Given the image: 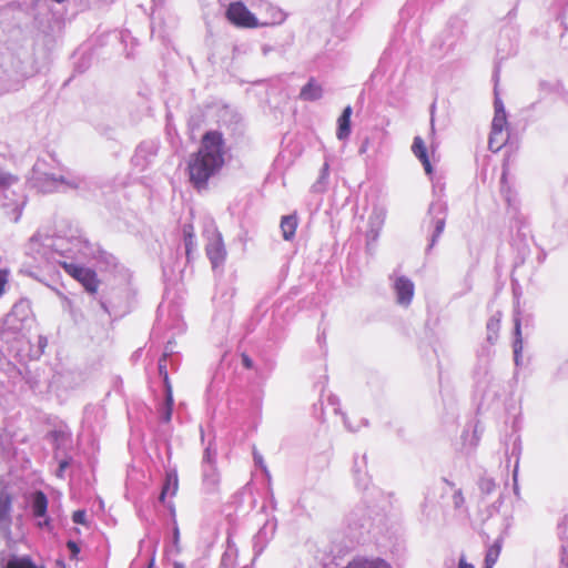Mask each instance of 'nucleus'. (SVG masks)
Returning a JSON list of instances; mask_svg holds the SVG:
<instances>
[{
    "label": "nucleus",
    "instance_id": "obj_1",
    "mask_svg": "<svg viewBox=\"0 0 568 568\" xmlns=\"http://www.w3.org/2000/svg\"><path fill=\"white\" fill-rule=\"evenodd\" d=\"M225 153L222 132L211 130L202 135L200 148L190 155L186 166L189 180L196 190L205 189L209 180L224 166Z\"/></svg>",
    "mask_w": 568,
    "mask_h": 568
},
{
    "label": "nucleus",
    "instance_id": "obj_7",
    "mask_svg": "<svg viewBox=\"0 0 568 568\" xmlns=\"http://www.w3.org/2000/svg\"><path fill=\"white\" fill-rule=\"evenodd\" d=\"M159 373L163 377V382L165 385V395H166L165 402H166V407H168L165 419L170 420L174 400H173L172 386H171L169 374L166 371V355L165 354L159 361Z\"/></svg>",
    "mask_w": 568,
    "mask_h": 568
},
{
    "label": "nucleus",
    "instance_id": "obj_29",
    "mask_svg": "<svg viewBox=\"0 0 568 568\" xmlns=\"http://www.w3.org/2000/svg\"><path fill=\"white\" fill-rule=\"evenodd\" d=\"M241 358H242V364L246 369L253 368V366H254L253 361L247 354L243 353L241 355Z\"/></svg>",
    "mask_w": 568,
    "mask_h": 568
},
{
    "label": "nucleus",
    "instance_id": "obj_30",
    "mask_svg": "<svg viewBox=\"0 0 568 568\" xmlns=\"http://www.w3.org/2000/svg\"><path fill=\"white\" fill-rule=\"evenodd\" d=\"M173 542L178 550H180L179 542H180V530L175 526L173 531Z\"/></svg>",
    "mask_w": 568,
    "mask_h": 568
},
{
    "label": "nucleus",
    "instance_id": "obj_8",
    "mask_svg": "<svg viewBox=\"0 0 568 568\" xmlns=\"http://www.w3.org/2000/svg\"><path fill=\"white\" fill-rule=\"evenodd\" d=\"M206 254L214 268L220 266L224 262L226 255L222 241L220 239L212 241L206 246Z\"/></svg>",
    "mask_w": 568,
    "mask_h": 568
},
{
    "label": "nucleus",
    "instance_id": "obj_34",
    "mask_svg": "<svg viewBox=\"0 0 568 568\" xmlns=\"http://www.w3.org/2000/svg\"><path fill=\"white\" fill-rule=\"evenodd\" d=\"M561 564L568 568V555H566V549L562 547V557H561Z\"/></svg>",
    "mask_w": 568,
    "mask_h": 568
},
{
    "label": "nucleus",
    "instance_id": "obj_31",
    "mask_svg": "<svg viewBox=\"0 0 568 568\" xmlns=\"http://www.w3.org/2000/svg\"><path fill=\"white\" fill-rule=\"evenodd\" d=\"M517 475H518V463L515 466L514 473H513V480H514V491L517 494L518 491V484H517Z\"/></svg>",
    "mask_w": 568,
    "mask_h": 568
},
{
    "label": "nucleus",
    "instance_id": "obj_14",
    "mask_svg": "<svg viewBox=\"0 0 568 568\" xmlns=\"http://www.w3.org/2000/svg\"><path fill=\"white\" fill-rule=\"evenodd\" d=\"M48 509V498L41 490L36 491L32 495V513L36 517H43Z\"/></svg>",
    "mask_w": 568,
    "mask_h": 568
},
{
    "label": "nucleus",
    "instance_id": "obj_23",
    "mask_svg": "<svg viewBox=\"0 0 568 568\" xmlns=\"http://www.w3.org/2000/svg\"><path fill=\"white\" fill-rule=\"evenodd\" d=\"M193 227L191 225L186 226L184 229V242H185V248H186V256L190 257L192 246H193Z\"/></svg>",
    "mask_w": 568,
    "mask_h": 568
},
{
    "label": "nucleus",
    "instance_id": "obj_4",
    "mask_svg": "<svg viewBox=\"0 0 568 568\" xmlns=\"http://www.w3.org/2000/svg\"><path fill=\"white\" fill-rule=\"evenodd\" d=\"M428 215L430 216L433 232L426 248L427 252L435 246L442 233L444 232L447 217V204L440 200L432 202L428 207Z\"/></svg>",
    "mask_w": 568,
    "mask_h": 568
},
{
    "label": "nucleus",
    "instance_id": "obj_24",
    "mask_svg": "<svg viewBox=\"0 0 568 568\" xmlns=\"http://www.w3.org/2000/svg\"><path fill=\"white\" fill-rule=\"evenodd\" d=\"M9 282V271L0 268V297L4 294L7 284Z\"/></svg>",
    "mask_w": 568,
    "mask_h": 568
},
{
    "label": "nucleus",
    "instance_id": "obj_19",
    "mask_svg": "<svg viewBox=\"0 0 568 568\" xmlns=\"http://www.w3.org/2000/svg\"><path fill=\"white\" fill-rule=\"evenodd\" d=\"M478 487L483 495L488 496V495H491L496 490L497 484L494 478L484 474L478 479Z\"/></svg>",
    "mask_w": 568,
    "mask_h": 568
},
{
    "label": "nucleus",
    "instance_id": "obj_22",
    "mask_svg": "<svg viewBox=\"0 0 568 568\" xmlns=\"http://www.w3.org/2000/svg\"><path fill=\"white\" fill-rule=\"evenodd\" d=\"M507 128V115L506 114H494L491 122V130L494 131H506Z\"/></svg>",
    "mask_w": 568,
    "mask_h": 568
},
{
    "label": "nucleus",
    "instance_id": "obj_26",
    "mask_svg": "<svg viewBox=\"0 0 568 568\" xmlns=\"http://www.w3.org/2000/svg\"><path fill=\"white\" fill-rule=\"evenodd\" d=\"M72 520L74 524L85 525L87 524V514L84 510H75L72 514Z\"/></svg>",
    "mask_w": 568,
    "mask_h": 568
},
{
    "label": "nucleus",
    "instance_id": "obj_16",
    "mask_svg": "<svg viewBox=\"0 0 568 568\" xmlns=\"http://www.w3.org/2000/svg\"><path fill=\"white\" fill-rule=\"evenodd\" d=\"M500 312H497L493 316L489 317L486 324L487 328V341L490 344H494L498 338V332L500 328Z\"/></svg>",
    "mask_w": 568,
    "mask_h": 568
},
{
    "label": "nucleus",
    "instance_id": "obj_9",
    "mask_svg": "<svg viewBox=\"0 0 568 568\" xmlns=\"http://www.w3.org/2000/svg\"><path fill=\"white\" fill-rule=\"evenodd\" d=\"M298 226V217L296 213L284 215L281 219L280 227L282 236L285 241H292Z\"/></svg>",
    "mask_w": 568,
    "mask_h": 568
},
{
    "label": "nucleus",
    "instance_id": "obj_21",
    "mask_svg": "<svg viewBox=\"0 0 568 568\" xmlns=\"http://www.w3.org/2000/svg\"><path fill=\"white\" fill-rule=\"evenodd\" d=\"M172 490V495H174L178 490V480L174 478L172 479L170 476L166 477V480H165V484L162 488V491L160 494V501L164 503L165 500V497L168 495V493Z\"/></svg>",
    "mask_w": 568,
    "mask_h": 568
},
{
    "label": "nucleus",
    "instance_id": "obj_17",
    "mask_svg": "<svg viewBox=\"0 0 568 568\" xmlns=\"http://www.w3.org/2000/svg\"><path fill=\"white\" fill-rule=\"evenodd\" d=\"M344 568H388L384 560L354 559Z\"/></svg>",
    "mask_w": 568,
    "mask_h": 568
},
{
    "label": "nucleus",
    "instance_id": "obj_15",
    "mask_svg": "<svg viewBox=\"0 0 568 568\" xmlns=\"http://www.w3.org/2000/svg\"><path fill=\"white\" fill-rule=\"evenodd\" d=\"M509 134L507 131H490L488 148L493 152H498L508 141Z\"/></svg>",
    "mask_w": 568,
    "mask_h": 568
},
{
    "label": "nucleus",
    "instance_id": "obj_11",
    "mask_svg": "<svg viewBox=\"0 0 568 568\" xmlns=\"http://www.w3.org/2000/svg\"><path fill=\"white\" fill-rule=\"evenodd\" d=\"M322 95V85L318 84L314 78H311L300 92V99L303 101H315L321 99Z\"/></svg>",
    "mask_w": 568,
    "mask_h": 568
},
{
    "label": "nucleus",
    "instance_id": "obj_33",
    "mask_svg": "<svg viewBox=\"0 0 568 568\" xmlns=\"http://www.w3.org/2000/svg\"><path fill=\"white\" fill-rule=\"evenodd\" d=\"M458 568H475L471 564L466 562L465 557L462 556L458 562Z\"/></svg>",
    "mask_w": 568,
    "mask_h": 568
},
{
    "label": "nucleus",
    "instance_id": "obj_3",
    "mask_svg": "<svg viewBox=\"0 0 568 568\" xmlns=\"http://www.w3.org/2000/svg\"><path fill=\"white\" fill-rule=\"evenodd\" d=\"M225 17L231 24L242 29H254L262 26L242 1L231 2L225 11Z\"/></svg>",
    "mask_w": 568,
    "mask_h": 568
},
{
    "label": "nucleus",
    "instance_id": "obj_36",
    "mask_svg": "<svg viewBox=\"0 0 568 568\" xmlns=\"http://www.w3.org/2000/svg\"><path fill=\"white\" fill-rule=\"evenodd\" d=\"M49 519H45L43 523H39V526L42 527V526H49Z\"/></svg>",
    "mask_w": 568,
    "mask_h": 568
},
{
    "label": "nucleus",
    "instance_id": "obj_20",
    "mask_svg": "<svg viewBox=\"0 0 568 568\" xmlns=\"http://www.w3.org/2000/svg\"><path fill=\"white\" fill-rule=\"evenodd\" d=\"M6 568H44L38 567L29 557L13 558L8 561Z\"/></svg>",
    "mask_w": 568,
    "mask_h": 568
},
{
    "label": "nucleus",
    "instance_id": "obj_28",
    "mask_svg": "<svg viewBox=\"0 0 568 568\" xmlns=\"http://www.w3.org/2000/svg\"><path fill=\"white\" fill-rule=\"evenodd\" d=\"M67 547L70 549V551L72 554V558H75L78 556V554L80 552V548H79L78 544L73 540H69L67 542Z\"/></svg>",
    "mask_w": 568,
    "mask_h": 568
},
{
    "label": "nucleus",
    "instance_id": "obj_18",
    "mask_svg": "<svg viewBox=\"0 0 568 568\" xmlns=\"http://www.w3.org/2000/svg\"><path fill=\"white\" fill-rule=\"evenodd\" d=\"M501 550V540L497 539L495 542L487 549L485 557V568H493L496 564Z\"/></svg>",
    "mask_w": 568,
    "mask_h": 568
},
{
    "label": "nucleus",
    "instance_id": "obj_12",
    "mask_svg": "<svg viewBox=\"0 0 568 568\" xmlns=\"http://www.w3.org/2000/svg\"><path fill=\"white\" fill-rule=\"evenodd\" d=\"M412 150H413L414 154L423 163L425 172L428 175L432 174L433 168L430 165V162H429V159H428V154H427V150H426L425 143H424L422 138L416 136L414 139L413 145H412Z\"/></svg>",
    "mask_w": 568,
    "mask_h": 568
},
{
    "label": "nucleus",
    "instance_id": "obj_2",
    "mask_svg": "<svg viewBox=\"0 0 568 568\" xmlns=\"http://www.w3.org/2000/svg\"><path fill=\"white\" fill-rule=\"evenodd\" d=\"M58 264L70 277L80 283L87 293L92 295L98 293L101 280L93 268L67 261H59Z\"/></svg>",
    "mask_w": 568,
    "mask_h": 568
},
{
    "label": "nucleus",
    "instance_id": "obj_37",
    "mask_svg": "<svg viewBox=\"0 0 568 568\" xmlns=\"http://www.w3.org/2000/svg\"><path fill=\"white\" fill-rule=\"evenodd\" d=\"M65 466H67V463H64V462L60 464V473H62V471H63V469L65 468Z\"/></svg>",
    "mask_w": 568,
    "mask_h": 568
},
{
    "label": "nucleus",
    "instance_id": "obj_6",
    "mask_svg": "<svg viewBox=\"0 0 568 568\" xmlns=\"http://www.w3.org/2000/svg\"><path fill=\"white\" fill-rule=\"evenodd\" d=\"M396 293V303L402 307H408L412 303L415 285L412 280L406 276H399L394 283Z\"/></svg>",
    "mask_w": 568,
    "mask_h": 568
},
{
    "label": "nucleus",
    "instance_id": "obj_32",
    "mask_svg": "<svg viewBox=\"0 0 568 568\" xmlns=\"http://www.w3.org/2000/svg\"><path fill=\"white\" fill-rule=\"evenodd\" d=\"M464 501V497L462 495V491H456L454 494V503L456 507H459V505Z\"/></svg>",
    "mask_w": 568,
    "mask_h": 568
},
{
    "label": "nucleus",
    "instance_id": "obj_13",
    "mask_svg": "<svg viewBox=\"0 0 568 568\" xmlns=\"http://www.w3.org/2000/svg\"><path fill=\"white\" fill-rule=\"evenodd\" d=\"M515 339L513 343L514 348V361L516 366L520 365L521 362V352H523V337H521V326L520 318H515V327H514Z\"/></svg>",
    "mask_w": 568,
    "mask_h": 568
},
{
    "label": "nucleus",
    "instance_id": "obj_35",
    "mask_svg": "<svg viewBox=\"0 0 568 568\" xmlns=\"http://www.w3.org/2000/svg\"><path fill=\"white\" fill-rule=\"evenodd\" d=\"M173 568H185V566L182 562L175 561Z\"/></svg>",
    "mask_w": 568,
    "mask_h": 568
},
{
    "label": "nucleus",
    "instance_id": "obj_10",
    "mask_svg": "<svg viewBox=\"0 0 568 568\" xmlns=\"http://www.w3.org/2000/svg\"><path fill=\"white\" fill-rule=\"evenodd\" d=\"M352 106L347 105L342 114L337 119V131L336 136L338 140H345L351 134V115H352Z\"/></svg>",
    "mask_w": 568,
    "mask_h": 568
},
{
    "label": "nucleus",
    "instance_id": "obj_27",
    "mask_svg": "<svg viewBox=\"0 0 568 568\" xmlns=\"http://www.w3.org/2000/svg\"><path fill=\"white\" fill-rule=\"evenodd\" d=\"M495 114H506L505 106L497 92L495 91V101H494Z\"/></svg>",
    "mask_w": 568,
    "mask_h": 568
},
{
    "label": "nucleus",
    "instance_id": "obj_5",
    "mask_svg": "<svg viewBox=\"0 0 568 568\" xmlns=\"http://www.w3.org/2000/svg\"><path fill=\"white\" fill-rule=\"evenodd\" d=\"M13 498L6 489L0 490V530L10 538L11 534V510Z\"/></svg>",
    "mask_w": 568,
    "mask_h": 568
},
{
    "label": "nucleus",
    "instance_id": "obj_25",
    "mask_svg": "<svg viewBox=\"0 0 568 568\" xmlns=\"http://www.w3.org/2000/svg\"><path fill=\"white\" fill-rule=\"evenodd\" d=\"M215 450H213L210 446L205 448L203 454V460L209 465H215Z\"/></svg>",
    "mask_w": 568,
    "mask_h": 568
}]
</instances>
